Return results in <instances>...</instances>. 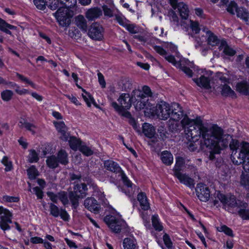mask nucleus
Segmentation results:
<instances>
[{"mask_svg": "<svg viewBox=\"0 0 249 249\" xmlns=\"http://www.w3.org/2000/svg\"><path fill=\"white\" fill-rule=\"evenodd\" d=\"M75 23L76 26L83 32L87 31V22L86 18L82 15H79L75 18Z\"/></svg>", "mask_w": 249, "mask_h": 249, "instance_id": "412c9836", "label": "nucleus"}, {"mask_svg": "<svg viewBox=\"0 0 249 249\" xmlns=\"http://www.w3.org/2000/svg\"><path fill=\"white\" fill-rule=\"evenodd\" d=\"M241 184L246 188H249V175L242 174L241 176Z\"/></svg>", "mask_w": 249, "mask_h": 249, "instance_id": "09e8293b", "label": "nucleus"}, {"mask_svg": "<svg viewBox=\"0 0 249 249\" xmlns=\"http://www.w3.org/2000/svg\"><path fill=\"white\" fill-rule=\"evenodd\" d=\"M58 198L64 205H66L68 204L69 195H68L67 192L64 191H61L58 193Z\"/></svg>", "mask_w": 249, "mask_h": 249, "instance_id": "c03bdc74", "label": "nucleus"}, {"mask_svg": "<svg viewBox=\"0 0 249 249\" xmlns=\"http://www.w3.org/2000/svg\"><path fill=\"white\" fill-rule=\"evenodd\" d=\"M104 221L114 232L126 233L128 231V226L126 222L120 218L108 215L105 217Z\"/></svg>", "mask_w": 249, "mask_h": 249, "instance_id": "0eeeda50", "label": "nucleus"}, {"mask_svg": "<svg viewBox=\"0 0 249 249\" xmlns=\"http://www.w3.org/2000/svg\"><path fill=\"white\" fill-rule=\"evenodd\" d=\"M231 151V160L233 164L240 165L249 157V143L243 142L240 143L238 140H233L229 143Z\"/></svg>", "mask_w": 249, "mask_h": 249, "instance_id": "7ed1b4c3", "label": "nucleus"}, {"mask_svg": "<svg viewBox=\"0 0 249 249\" xmlns=\"http://www.w3.org/2000/svg\"><path fill=\"white\" fill-rule=\"evenodd\" d=\"M111 106L120 115L122 116L126 117L129 119V120L130 118H132L131 113L128 111H126L125 108L120 107L119 105L116 102H112Z\"/></svg>", "mask_w": 249, "mask_h": 249, "instance_id": "b1692460", "label": "nucleus"}, {"mask_svg": "<svg viewBox=\"0 0 249 249\" xmlns=\"http://www.w3.org/2000/svg\"><path fill=\"white\" fill-rule=\"evenodd\" d=\"M216 195L215 199L213 201L214 206L217 207L220 206L219 201L223 204L224 207L229 206L230 207H243L247 208L248 204L247 203L236 200L235 197L233 195L226 196L224 194L217 192L215 194Z\"/></svg>", "mask_w": 249, "mask_h": 249, "instance_id": "39448f33", "label": "nucleus"}, {"mask_svg": "<svg viewBox=\"0 0 249 249\" xmlns=\"http://www.w3.org/2000/svg\"><path fill=\"white\" fill-rule=\"evenodd\" d=\"M46 4L52 10L58 9L60 7H62L60 0H48L46 1Z\"/></svg>", "mask_w": 249, "mask_h": 249, "instance_id": "ea45409f", "label": "nucleus"}, {"mask_svg": "<svg viewBox=\"0 0 249 249\" xmlns=\"http://www.w3.org/2000/svg\"><path fill=\"white\" fill-rule=\"evenodd\" d=\"M178 67L179 68L189 77H191L193 76L192 71L190 69V68L185 66L182 63H180Z\"/></svg>", "mask_w": 249, "mask_h": 249, "instance_id": "13d9d810", "label": "nucleus"}, {"mask_svg": "<svg viewBox=\"0 0 249 249\" xmlns=\"http://www.w3.org/2000/svg\"><path fill=\"white\" fill-rule=\"evenodd\" d=\"M104 29L102 26L97 22L93 23L88 31L89 36L92 39L101 40L103 38Z\"/></svg>", "mask_w": 249, "mask_h": 249, "instance_id": "1a4fd4ad", "label": "nucleus"}, {"mask_svg": "<svg viewBox=\"0 0 249 249\" xmlns=\"http://www.w3.org/2000/svg\"><path fill=\"white\" fill-rule=\"evenodd\" d=\"M69 141L70 147L73 150L76 151L79 148L81 145V142L75 137H71L68 140Z\"/></svg>", "mask_w": 249, "mask_h": 249, "instance_id": "473e14b6", "label": "nucleus"}, {"mask_svg": "<svg viewBox=\"0 0 249 249\" xmlns=\"http://www.w3.org/2000/svg\"><path fill=\"white\" fill-rule=\"evenodd\" d=\"M202 31L204 33H205L206 35L208 36L207 41L209 45L212 46H214L217 45L219 43L220 41L217 37L207 28H202Z\"/></svg>", "mask_w": 249, "mask_h": 249, "instance_id": "a211bd4d", "label": "nucleus"}, {"mask_svg": "<svg viewBox=\"0 0 249 249\" xmlns=\"http://www.w3.org/2000/svg\"><path fill=\"white\" fill-rule=\"evenodd\" d=\"M118 101L120 104V107L125 108L126 109L130 108L132 103L134 104L131 96L128 93H122L118 99Z\"/></svg>", "mask_w": 249, "mask_h": 249, "instance_id": "4468645a", "label": "nucleus"}, {"mask_svg": "<svg viewBox=\"0 0 249 249\" xmlns=\"http://www.w3.org/2000/svg\"><path fill=\"white\" fill-rule=\"evenodd\" d=\"M27 174L29 178L31 179H34L38 175V172L34 165L31 166L27 170Z\"/></svg>", "mask_w": 249, "mask_h": 249, "instance_id": "79ce46f5", "label": "nucleus"}, {"mask_svg": "<svg viewBox=\"0 0 249 249\" xmlns=\"http://www.w3.org/2000/svg\"><path fill=\"white\" fill-rule=\"evenodd\" d=\"M155 112L160 120H166L171 118L179 120L183 116V111L178 103H174L171 105L161 101L156 106Z\"/></svg>", "mask_w": 249, "mask_h": 249, "instance_id": "f03ea898", "label": "nucleus"}, {"mask_svg": "<svg viewBox=\"0 0 249 249\" xmlns=\"http://www.w3.org/2000/svg\"><path fill=\"white\" fill-rule=\"evenodd\" d=\"M124 249H138L136 241L130 238H125L123 241Z\"/></svg>", "mask_w": 249, "mask_h": 249, "instance_id": "c756f323", "label": "nucleus"}, {"mask_svg": "<svg viewBox=\"0 0 249 249\" xmlns=\"http://www.w3.org/2000/svg\"><path fill=\"white\" fill-rule=\"evenodd\" d=\"M18 126L20 128H25L27 130L30 131L32 134H35L36 133V126L28 122L24 119H21L19 122Z\"/></svg>", "mask_w": 249, "mask_h": 249, "instance_id": "5701e85b", "label": "nucleus"}, {"mask_svg": "<svg viewBox=\"0 0 249 249\" xmlns=\"http://www.w3.org/2000/svg\"><path fill=\"white\" fill-rule=\"evenodd\" d=\"M142 132L147 137L153 138L155 134V129L153 125L144 123L142 126Z\"/></svg>", "mask_w": 249, "mask_h": 249, "instance_id": "a878e982", "label": "nucleus"}, {"mask_svg": "<svg viewBox=\"0 0 249 249\" xmlns=\"http://www.w3.org/2000/svg\"><path fill=\"white\" fill-rule=\"evenodd\" d=\"M3 200L8 202H18L19 199L18 197L4 196H3Z\"/></svg>", "mask_w": 249, "mask_h": 249, "instance_id": "774afa93", "label": "nucleus"}, {"mask_svg": "<svg viewBox=\"0 0 249 249\" xmlns=\"http://www.w3.org/2000/svg\"><path fill=\"white\" fill-rule=\"evenodd\" d=\"M6 24L7 25V26H3V27H2L0 30L5 32V33L8 35H11L12 33L10 30H8V29L11 30H15L17 28V27L15 26L9 24L7 22Z\"/></svg>", "mask_w": 249, "mask_h": 249, "instance_id": "e2e57ef3", "label": "nucleus"}, {"mask_svg": "<svg viewBox=\"0 0 249 249\" xmlns=\"http://www.w3.org/2000/svg\"><path fill=\"white\" fill-rule=\"evenodd\" d=\"M180 182L192 188L195 186L194 180L185 174L177 173L174 175Z\"/></svg>", "mask_w": 249, "mask_h": 249, "instance_id": "2eb2a0df", "label": "nucleus"}, {"mask_svg": "<svg viewBox=\"0 0 249 249\" xmlns=\"http://www.w3.org/2000/svg\"><path fill=\"white\" fill-rule=\"evenodd\" d=\"M181 122L190 141L196 142L201 136L202 140L201 145L205 144L207 146H212L210 140L213 137V133L219 134L220 132V130L216 127H205L200 120L190 119L187 116L184 117Z\"/></svg>", "mask_w": 249, "mask_h": 249, "instance_id": "f257e3e1", "label": "nucleus"}, {"mask_svg": "<svg viewBox=\"0 0 249 249\" xmlns=\"http://www.w3.org/2000/svg\"><path fill=\"white\" fill-rule=\"evenodd\" d=\"M34 4L39 10H44L46 8V1L44 0H34Z\"/></svg>", "mask_w": 249, "mask_h": 249, "instance_id": "6e6d98bb", "label": "nucleus"}, {"mask_svg": "<svg viewBox=\"0 0 249 249\" xmlns=\"http://www.w3.org/2000/svg\"><path fill=\"white\" fill-rule=\"evenodd\" d=\"M239 7H237V4L234 1H231L229 4L227 10L228 12L232 15H234L235 14V11L237 14V9H238Z\"/></svg>", "mask_w": 249, "mask_h": 249, "instance_id": "603ef678", "label": "nucleus"}, {"mask_svg": "<svg viewBox=\"0 0 249 249\" xmlns=\"http://www.w3.org/2000/svg\"><path fill=\"white\" fill-rule=\"evenodd\" d=\"M200 147L202 150L207 151L208 152H209V159L210 160H213L214 159H215V154L220 153V151L216 152L214 148H213L210 146H207V145H205V144H202V145H200Z\"/></svg>", "mask_w": 249, "mask_h": 249, "instance_id": "e433bc0d", "label": "nucleus"}, {"mask_svg": "<svg viewBox=\"0 0 249 249\" xmlns=\"http://www.w3.org/2000/svg\"><path fill=\"white\" fill-rule=\"evenodd\" d=\"M102 15V11L98 8H91L86 12V17L90 20L99 18Z\"/></svg>", "mask_w": 249, "mask_h": 249, "instance_id": "4be33fe9", "label": "nucleus"}, {"mask_svg": "<svg viewBox=\"0 0 249 249\" xmlns=\"http://www.w3.org/2000/svg\"><path fill=\"white\" fill-rule=\"evenodd\" d=\"M213 127H216L220 130L219 134L215 132L213 133V137H212L210 140V142L212 143L213 145H210L209 146L214 148L216 152L221 150V148L220 144L223 148L226 147L228 146L229 142L230 143L233 140H235L233 139L232 136L229 134H223V130L217 125H213Z\"/></svg>", "mask_w": 249, "mask_h": 249, "instance_id": "20e7f679", "label": "nucleus"}, {"mask_svg": "<svg viewBox=\"0 0 249 249\" xmlns=\"http://www.w3.org/2000/svg\"><path fill=\"white\" fill-rule=\"evenodd\" d=\"M1 162L6 167L5 169L6 171H9L12 169V162L8 160V159L7 157H4Z\"/></svg>", "mask_w": 249, "mask_h": 249, "instance_id": "bf43d9fd", "label": "nucleus"}, {"mask_svg": "<svg viewBox=\"0 0 249 249\" xmlns=\"http://www.w3.org/2000/svg\"><path fill=\"white\" fill-rule=\"evenodd\" d=\"M170 20L173 23L178 26L179 25V18L176 13L174 11L169 12Z\"/></svg>", "mask_w": 249, "mask_h": 249, "instance_id": "864d4df0", "label": "nucleus"}, {"mask_svg": "<svg viewBox=\"0 0 249 249\" xmlns=\"http://www.w3.org/2000/svg\"><path fill=\"white\" fill-rule=\"evenodd\" d=\"M53 124L57 131L60 134V139L64 141H67L70 137V134L68 132V127L64 122H54Z\"/></svg>", "mask_w": 249, "mask_h": 249, "instance_id": "f8f14e48", "label": "nucleus"}, {"mask_svg": "<svg viewBox=\"0 0 249 249\" xmlns=\"http://www.w3.org/2000/svg\"><path fill=\"white\" fill-rule=\"evenodd\" d=\"M79 149L83 154L87 156H90L93 154V151L86 145H81Z\"/></svg>", "mask_w": 249, "mask_h": 249, "instance_id": "4d7b16f0", "label": "nucleus"}, {"mask_svg": "<svg viewBox=\"0 0 249 249\" xmlns=\"http://www.w3.org/2000/svg\"><path fill=\"white\" fill-rule=\"evenodd\" d=\"M219 49L223 50V53L229 56H233L235 54V51L230 47L225 40H222L220 42Z\"/></svg>", "mask_w": 249, "mask_h": 249, "instance_id": "393cba45", "label": "nucleus"}, {"mask_svg": "<svg viewBox=\"0 0 249 249\" xmlns=\"http://www.w3.org/2000/svg\"><path fill=\"white\" fill-rule=\"evenodd\" d=\"M189 22L190 28L191 29L192 32L195 34H198L200 30H202V28L204 27V26L202 27L201 25L200 26L199 23L196 21L190 20Z\"/></svg>", "mask_w": 249, "mask_h": 249, "instance_id": "4c0bfd02", "label": "nucleus"}, {"mask_svg": "<svg viewBox=\"0 0 249 249\" xmlns=\"http://www.w3.org/2000/svg\"><path fill=\"white\" fill-rule=\"evenodd\" d=\"M236 89L245 95L249 94V84L246 82H242L237 84Z\"/></svg>", "mask_w": 249, "mask_h": 249, "instance_id": "72a5a7b5", "label": "nucleus"}, {"mask_svg": "<svg viewBox=\"0 0 249 249\" xmlns=\"http://www.w3.org/2000/svg\"><path fill=\"white\" fill-rule=\"evenodd\" d=\"M132 87V81L128 79H125L123 80V88L124 90L127 91L130 89Z\"/></svg>", "mask_w": 249, "mask_h": 249, "instance_id": "69168bd1", "label": "nucleus"}, {"mask_svg": "<svg viewBox=\"0 0 249 249\" xmlns=\"http://www.w3.org/2000/svg\"><path fill=\"white\" fill-rule=\"evenodd\" d=\"M193 80L200 87L207 89L211 88L210 86L211 79L209 77L203 75H201L199 78H194Z\"/></svg>", "mask_w": 249, "mask_h": 249, "instance_id": "f3484780", "label": "nucleus"}, {"mask_svg": "<svg viewBox=\"0 0 249 249\" xmlns=\"http://www.w3.org/2000/svg\"><path fill=\"white\" fill-rule=\"evenodd\" d=\"M69 198L72 205V207L76 209L79 206V200L81 199V197L75 193V192L70 191L69 193Z\"/></svg>", "mask_w": 249, "mask_h": 249, "instance_id": "c85d7f7f", "label": "nucleus"}, {"mask_svg": "<svg viewBox=\"0 0 249 249\" xmlns=\"http://www.w3.org/2000/svg\"><path fill=\"white\" fill-rule=\"evenodd\" d=\"M0 227L4 231L10 229L9 223H12V213L8 210L0 206Z\"/></svg>", "mask_w": 249, "mask_h": 249, "instance_id": "9d476101", "label": "nucleus"}, {"mask_svg": "<svg viewBox=\"0 0 249 249\" xmlns=\"http://www.w3.org/2000/svg\"><path fill=\"white\" fill-rule=\"evenodd\" d=\"M49 208L50 211V214L54 216V217H57L59 216L60 209L53 203H49Z\"/></svg>", "mask_w": 249, "mask_h": 249, "instance_id": "a19ab883", "label": "nucleus"}, {"mask_svg": "<svg viewBox=\"0 0 249 249\" xmlns=\"http://www.w3.org/2000/svg\"><path fill=\"white\" fill-rule=\"evenodd\" d=\"M142 91L143 93V95L145 98L147 97H151L152 96V92L148 86H143L142 88Z\"/></svg>", "mask_w": 249, "mask_h": 249, "instance_id": "680f3d73", "label": "nucleus"}, {"mask_svg": "<svg viewBox=\"0 0 249 249\" xmlns=\"http://www.w3.org/2000/svg\"><path fill=\"white\" fill-rule=\"evenodd\" d=\"M220 231L224 232L227 235L231 237L233 236L232 231L226 225H223L220 227Z\"/></svg>", "mask_w": 249, "mask_h": 249, "instance_id": "0e129e2a", "label": "nucleus"}, {"mask_svg": "<svg viewBox=\"0 0 249 249\" xmlns=\"http://www.w3.org/2000/svg\"><path fill=\"white\" fill-rule=\"evenodd\" d=\"M47 165L51 168L54 169L58 166V161L57 157L55 156H52L48 158L46 160Z\"/></svg>", "mask_w": 249, "mask_h": 249, "instance_id": "58836bf2", "label": "nucleus"}, {"mask_svg": "<svg viewBox=\"0 0 249 249\" xmlns=\"http://www.w3.org/2000/svg\"><path fill=\"white\" fill-rule=\"evenodd\" d=\"M152 223L153 226L156 230L158 231H161L162 230L163 227L159 221L158 215H153L152 216Z\"/></svg>", "mask_w": 249, "mask_h": 249, "instance_id": "37998d69", "label": "nucleus"}, {"mask_svg": "<svg viewBox=\"0 0 249 249\" xmlns=\"http://www.w3.org/2000/svg\"><path fill=\"white\" fill-rule=\"evenodd\" d=\"M57 159L58 162L63 165H66L69 162L68 154L64 150L62 149L58 152Z\"/></svg>", "mask_w": 249, "mask_h": 249, "instance_id": "2f4dec72", "label": "nucleus"}, {"mask_svg": "<svg viewBox=\"0 0 249 249\" xmlns=\"http://www.w3.org/2000/svg\"><path fill=\"white\" fill-rule=\"evenodd\" d=\"M47 195L53 202L55 203H57L58 199H59L58 193L54 194L51 192H48L47 193Z\"/></svg>", "mask_w": 249, "mask_h": 249, "instance_id": "338daca9", "label": "nucleus"}, {"mask_svg": "<svg viewBox=\"0 0 249 249\" xmlns=\"http://www.w3.org/2000/svg\"><path fill=\"white\" fill-rule=\"evenodd\" d=\"M104 165L106 170L116 174H120L121 179L128 189V191L124 193L126 195L131 196L132 193L131 188L132 184L122 170L119 164L112 160H108L104 161Z\"/></svg>", "mask_w": 249, "mask_h": 249, "instance_id": "423d86ee", "label": "nucleus"}, {"mask_svg": "<svg viewBox=\"0 0 249 249\" xmlns=\"http://www.w3.org/2000/svg\"><path fill=\"white\" fill-rule=\"evenodd\" d=\"M180 14V16L182 19H186L189 16V9L188 6L183 2L177 3V8Z\"/></svg>", "mask_w": 249, "mask_h": 249, "instance_id": "6ab92c4d", "label": "nucleus"}, {"mask_svg": "<svg viewBox=\"0 0 249 249\" xmlns=\"http://www.w3.org/2000/svg\"><path fill=\"white\" fill-rule=\"evenodd\" d=\"M69 8L62 6L53 14L59 24L62 26H67L70 24V19L68 11Z\"/></svg>", "mask_w": 249, "mask_h": 249, "instance_id": "6e6552de", "label": "nucleus"}, {"mask_svg": "<svg viewBox=\"0 0 249 249\" xmlns=\"http://www.w3.org/2000/svg\"><path fill=\"white\" fill-rule=\"evenodd\" d=\"M247 208L240 207L238 211L240 216L244 220H249V209H246Z\"/></svg>", "mask_w": 249, "mask_h": 249, "instance_id": "a18cd8bd", "label": "nucleus"}, {"mask_svg": "<svg viewBox=\"0 0 249 249\" xmlns=\"http://www.w3.org/2000/svg\"><path fill=\"white\" fill-rule=\"evenodd\" d=\"M178 121L179 120H175L170 118L168 124L170 129L172 131H176L178 129Z\"/></svg>", "mask_w": 249, "mask_h": 249, "instance_id": "3c124183", "label": "nucleus"}, {"mask_svg": "<svg viewBox=\"0 0 249 249\" xmlns=\"http://www.w3.org/2000/svg\"><path fill=\"white\" fill-rule=\"evenodd\" d=\"M184 163V161L182 158L178 157L176 158V164L173 169L174 175L177 173H181L180 171Z\"/></svg>", "mask_w": 249, "mask_h": 249, "instance_id": "c9c22d12", "label": "nucleus"}, {"mask_svg": "<svg viewBox=\"0 0 249 249\" xmlns=\"http://www.w3.org/2000/svg\"><path fill=\"white\" fill-rule=\"evenodd\" d=\"M84 205L89 211L95 213H98L100 209V206L97 200L92 197L87 198L84 201Z\"/></svg>", "mask_w": 249, "mask_h": 249, "instance_id": "ddd939ff", "label": "nucleus"}, {"mask_svg": "<svg viewBox=\"0 0 249 249\" xmlns=\"http://www.w3.org/2000/svg\"><path fill=\"white\" fill-rule=\"evenodd\" d=\"M160 158L163 163L167 165H171L173 161L172 155L167 151H164L161 153Z\"/></svg>", "mask_w": 249, "mask_h": 249, "instance_id": "7c9ffc66", "label": "nucleus"}, {"mask_svg": "<svg viewBox=\"0 0 249 249\" xmlns=\"http://www.w3.org/2000/svg\"><path fill=\"white\" fill-rule=\"evenodd\" d=\"M82 97L89 107L91 106V102L95 105L94 99L89 94L85 95L83 94Z\"/></svg>", "mask_w": 249, "mask_h": 249, "instance_id": "052dcab7", "label": "nucleus"}, {"mask_svg": "<svg viewBox=\"0 0 249 249\" xmlns=\"http://www.w3.org/2000/svg\"><path fill=\"white\" fill-rule=\"evenodd\" d=\"M131 97L134 104L138 100H142L145 98L142 89L140 90L139 89H135L133 90L131 93Z\"/></svg>", "mask_w": 249, "mask_h": 249, "instance_id": "f704fd0d", "label": "nucleus"}, {"mask_svg": "<svg viewBox=\"0 0 249 249\" xmlns=\"http://www.w3.org/2000/svg\"><path fill=\"white\" fill-rule=\"evenodd\" d=\"M124 27L131 34H135L138 33V28L134 24L126 23Z\"/></svg>", "mask_w": 249, "mask_h": 249, "instance_id": "5fc2aeb1", "label": "nucleus"}, {"mask_svg": "<svg viewBox=\"0 0 249 249\" xmlns=\"http://www.w3.org/2000/svg\"><path fill=\"white\" fill-rule=\"evenodd\" d=\"M60 3L63 6L67 8H72L75 6L77 3L76 0H60Z\"/></svg>", "mask_w": 249, "mask_h": 249, "instance_id": "49530a36", "label": "nucleus"}, {"mask_svg": "<svg viewBox=\"0 0 249 249\" xmlns=\"http://www.w3.org/2000/svg\"><path fill=\"white\" fill-rule=\"evenodd\" d=\"M13 95V92L10 90H5L1 93V97L3 100L9 101Z\"/></svg>", "mask_w": 249, "mask_h": 249, "instance_id": "8fccbe9b", "label": "nucleus"}, {"mask_svg": "<svg viewBox=\"0 0 249 249\" xmlns=\"http://www.w3.org/2000/svg\"><path fill=\"white\" fill-rule=\"evenodd\" d=\"M196 195L199 199L202 201H207L210 197V192L208 187L205 185L199 184L196 188Z\"/></svg>", "mask_w": 249, "mask_h": 249, "instance_id": "9b49d317", "label": "nucleus"}, {"mask_svg": "<svg viewBox=\"0 0 249 249\" xmlns=\"http://www.w3.org/2000/svg\"><path fill=\"white\" fill-rule=\"evenodd\" d=\"M237 17L244 21L247 24H249V11L244 7H239L237 9Z\"/></svg>", "mask_w": 249, "mask_h": 249, "instance_id": "aec40b11", "label": "nucleus"}, {"mask_svg": "<svg viewBox=\"0 0 249 249\" xmlns=\"http://www.w3.org/2000/svg\"><path fill=\"white\" fill-rule=\"evenodd\" d=\"M39 160L38 154L35 150H31L28 156V161L31 162H36Z\"/></svg>", "mask_w": 249, "mask_h": 249, "instance_id": "de8ad7c7", "label": "nucleus"}, {"mask_svg": "<svg viewBox=\"0 0 249 249\" xmlns=\"http://www.w3.org/2000/svg\"><path fill=\"white\" fill-rule=\"evenodd\" d=\"M137 198L140 202V206L143 210H147L149 208V204L148 202L147 197L143 193H139L138 195Z\"/></svg>", "mask_w": 249, "mask_h": 249, "instance_id": "cd10ccee", "label": "nucleus"}, {"mask_svg": "<svg viewBox=\"0 0 249 249\" xmlns=\"http://www.w3.org/2000/svg\"><path fill=\"white\" fill-rule=\"evenodd\" d=\"M221 89V95L224 96L235 97V92L228 85V84H221L219 87Z\"/></svg>", "mask_w": 249, "mask_h": 249, "instance_id": "bb28decb", "label": "nucleus"}, {"mask_svg": "<svg viewBox=\"0 0 249 249\" xmlns=\"http://www.w3.org/2000/svg\"><path fill=\"white\" fill-rule=\"evenodd\" d=\"M88 188L87 185L84 183H76L73 186V190L75 193L78 195L81 198H83L87 195Z\"/></svg>", "mask_w": 249, "mask_h": 249, "instance_id": "dca6fc26", "label": "nucleus"}]
</instances>
